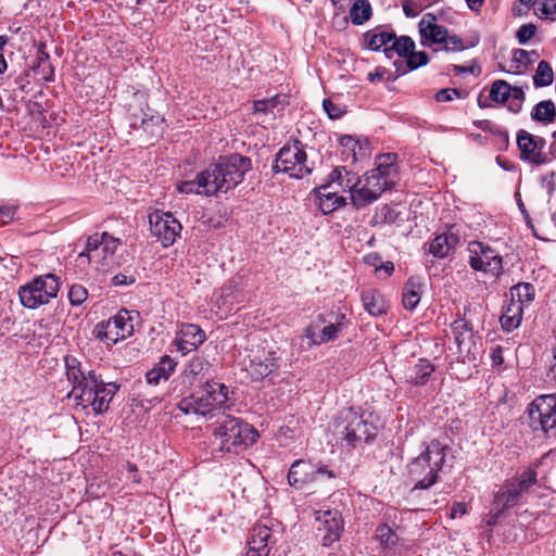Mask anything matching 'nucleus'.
Segmentation results:
<instances>
[{"instance_id": "obj_1", "label": "nucleus", "mask_w": 556, "mask_h": 556, "mask_svg": "<svg viewBox=\"0 0 556 556\" xmlns=\"http://www.w3.org/2000/svg\"><path fill=\"white\" fill-rule=\"evenodd\" d=\"M251 168V160L233 153L220 156L218 161L198 174L195 180L184 181L178 191L181 193H197L216 195L227 192L239 185Z\"/></svg>"}, {"instance_id": "obj_2", "label": "nucleus", "mask_w": 556, "mask_h": 556, "mask_svg": "<svg viewBox=\"0 0 556 556\" xmlns=\"http://www.w3.org/2000/svg\"><path fill=\"white\" fill-rule=\"evenodd\" d=\"M396 155L382 154L376 161V167L364 175L362 186L352 191V203L356 208L365 207L388 189L395 186L397 180Z\"/></svg>"}, {"instance_id": "obj_3", "label": "nucleus", "mask_w": 556, "mask_h": 556, "mask_svg": "<svg viewBox=\"0 0 556 556\" xmlns=\"http://www.w3.org/2000/svg\"><path fill=\"white\" fill-rule=\"evenodd\" d=\"M235 402L233 391L229 387L224 383L207 381L204 390L201 391V395L191 394L177 404L179 415L176 414V419L178 417L199 419L213 416L214 410L229 409L235 405Z\"/></svg>"}, {"instance_id": "obj_4", "label": "nucleus", "mask_w": 556, "mask_h": 556, "mask_svg": "<svg viewBox=\"0 0 556 556\" xmlns=\"http://www.w3.org/2000/svg\"><path fill=\"white\" fill-rule=\"evenodd\" d=\"M538 483V472L534 468H527L517 477L506 480L494 494L490 509L492 518H510L516 509L527 502L528 494Z\"/></svg>"}, {"instance_id": "obj_5", "label": "nucleus", "mask_w": 556, "mask_h": 556, "mask_svg": "<svg viewBox=\"0 0 556 556\" xmlns=\"http://www.w3.org/2000/svg\"><path fill=\"white\" fill-rule=\"evenodd\" d=\"M213 437L222 452L239 453L255 443L258 433L240 418L223 414L215 424Z\"/></svg>"}, {"instance_id": "obj_6", "label": "nucleus", "mask_w": 556, "mask_h": 556, "mask_svg": "<svg viewBox=\"0 0 556 556\" xmlns=\"http://www.w3.org/2000/svg\"><path fill=\"white\" fill-rule=\"evenodd\" d=\"M447 448V445L433 440L427 445L425 452L408 464V477L414 482V490H427L437 482Z\"/></svg>"}, {"instance_id": "obj_7", "label": "nucleus", "mask_w": 556, "mask_h": 556, "mask_svg": "<svg viewBox=\"0 0 556 556\" xmlns=\"http://www.w3.org/2000/svg\"><path fill=\"white\" fill-rule=\"evenodd\" d=\"M334 433L346 446L356 447L375 439L377 427L364 413L348 408L340 413L334 422Z\"/></svg>"}, {"instance_id": "obj_8", "label": "nucleus", "mask_w": 556, "mask_h": 556, "mask_svg": "<svg viewBox=\"0 0 556 556\" xmlns=\"http://www.w3.org/2000/svg\"><path fill=\"white\" fill-rule=\"evenodd\" d=\"M349 320L344 313L329 312L319 314L304 330L302 342L305 349L313 345H321L324 343L334 341L339 334L348 328Z\"/></svg>"}, {"instance_id": "obj_9", "label": "nucleus", "mask_w": 556, "mask_h": 556, "mask_svg": "<svg viewBox=\"0 0 556 556\" xmlns=\"http://www.w3.org/2000/svg\"><path fill=\"white\" fill-rule=\"evenodd\" d=\"M66 377L72 384L68 397H74L78 404L87 406L91 400L93 391L101 383V376L94 370H85L81 368L80 362L72 355L64 358Z\"/></svg>"}, {"instance_id": "obj_10", "label": "nucleus", "mask_w": 556, "mask_h": 556, "mask_svg": "<svg viewBox=\"0 0 556 556\" xmlns=\"http://www.w3.org/2000/svg\"><path fill=\"white\" fill-rule=\"evenodd\" d=\"M60 277L54 274H46L35 277L31 281L18 289V296L24 307L36 309L48 304L56 298L60 290Z\"/></svg>"}, {"instance_id": "obj_11", "label": "nucleus", "mask_w": 556, "mask_h": 556, "mask_svg": "<svg viewBox=\"0 0 556 556\" xmlns=\"http://www.w3.org/2000/svg\"><path fill=\"white\" fill-rule=\"evenodd\" d=\"M528 425L534 432L549 435L556 428V394L536 396L527 407Z\"/></svg>"}, {"instance_id": "obj_12", "label": "nucleus", "mask_w": 556, "mask_h": 556, "mask_svg": "<svg viewBox=\"0 0 556 556\" xmlns=\"http://www.w3.org/2000/svg\"><path fill=\"white\" fill-rule=\"evenodd\" d=\"M273 169L296 179L311 174L312 168L307 165V155L300 141H294L293 144L285 146L279 150Z\"/></svg>"}, {"instance_id": "obj_13", "label": "nucleus", "mask_w": 556, "mask_h": 556, "mask_svg": "<svg viewBox=\"0 0 556 556\" xmlns=\"http://www.w3.org/2000/svg\"><path fill=\"white\" fill-rule=\"evenodd\" d=\"M468 263L476 271L490 274L500 277L503 273V258L501 254L480 241H471L468 244Z\"/></svg>"}, {"instance_id": "obj_14", "label": "nucleus", "mask_w": 556, "mask_h": 556, "mask_svg": "<svg viewBox=\"0 0 556 556\" xmlns=\"http://www.w3.org/2000/svg\"><path fill=\"white\" fill-rule=\"evenodd\" d=\"M151 236L164 248L174 244V216L170 212L154 210L149 214Z\"/></svg>"}, {"instance_id": "obj_15", "label": "nucleus", "mask_w": 556, "mask_h": 556, "mask_svg": "<svg viewBox=\"0 0 556 556\" xmlns=\"http://www.w3.org/2000/svg\"><path fill=\"white\" fill-rule=\"evenodd\" d=\"M420 43L424 47L441 45L446 39L447 28L437 23V16L433 13H426L418 23Z\"/></svg>"}, {"instance_id": "obj_16", "label": "nucleus", "mask_w": 556, "mask_h": 556, "mask_svg": "<svg viewBox=\"0 0 556 556\" xmlns=\"http://www.w3.org/2000/svg\"><path fill=\"white\" fill-rule=\"evenodd\" d=\"M204 340L205 333L198 325L181 324L176 331V350L186 355L197 350Z\"/></svg>"}, {"instance_id": "obj_17", "label": "nucleus", "mask_w": 556, "mask_h": 556, "mask_svg": "<svg viewBox=\"0 0 556 556\" xmlns=\"http://www.w3.org/2000/svg\"><path fill=\"white\" fill-rule=\"evenodd\" d=\"M279 359L277 352L274 351L264 356H254L245 370L253 381H261L280 367Z\"/></svg>"}, {"instance_id": "obj_18", "label": "nucleus", "mask_w": 556, "mask_h": 556, "mask_svg": "<svg viewBox=\"0 0 556 556\" xmlns=\"http://www.w3.org/2000/svg\"><path fill=\"white\" fill-rule=\"evenodd\" d=\"M517 146L520 151V159L535 165H542L547 162L543 152L536 151L534 135L525 129L517 132Z\"/></svg>"}, {"instance_id": "obj_19", "label": "nucleus", "mask_w": 556, "mask_h": 556, "mask_svg": "<svg viewBox=\"0 0 556 556\" xmlns=\"http://www.w3.org/2000/svg\"><path fill=\"white\" fill-rule=\"evenodd\" d=\"M288 483L301 490L306 484L314 482V464L306 459H296L292 463L288 476Z\"/></svg>"}, {"instance_id": "obj_20", "label": "nucleus", "mask_w": 556, "mask_h": 556, "mask_svg": "<svg viewBox=\"0 0 556 556\" xmlns=\"http://www.w3.org/2000/svg\"><path fill=\"white\" fill-rule=\"evenodd\" d=\"M269 538L270 529L266 523H258L254 526L248 540V551L245 556H267L269 552Z\"/></svg>"}, {"instance_id": "obj_21", "label": "nucleus", "mask_w": 556, "mask_h": 556, "mask_svg": "<svg viewBox=\"0 0 556 556\" xmlns=\"http://www.w3.org/2000/svg\"><path fill=\"white\" fill-rule=\"evenodd\" d=\"M319 199V208L323 214L327 215L345 204V199L339 195V190L332 185L324 184L315 189Z\"/></svg>"}, {"instance_id": "obj_22", "label": "nucleus", "mask_w": 556, "mask_h": 556, "mask_svg": "<svg viewBox=\"0 0 556 556\" xmlns=\"http://www.w3.org/2000/svg\"><path fill=\"white\" fill-rule=\"evenodd\" d=\"M211 364L202 357H194L190 361L187 368L181 372V383L186 387H192L195 383H202L207 376Z\"/></svg>"}, {"instance_id": "obj_23", "label": "nucleus", "mask_w": 556, "mask_h": 556, "mask_svg": "<svg viewBox=\"0 0 556 556\" xmlns=\"http://www.w3.org/2000/svg\"><path fill=\"white\" fill-rule=\"evenodd\" d=\"M459 241L460 237L458 233L448 229L446 232L437 235L435 238L429 242V253L434 257L444 258L452 250L457 248Z\"/></svg>"}, {"instance_id": "obj_24", "label": "nucleus", "mask_w": 556, "mask_h": 556, "mask_svg": "<svg viewBox=\"0 0 556 556\" xmlns=\"http://www.w3.org/2000/svg\"><path fill=\"white\" fill-rule=\"evenodd\" d=\"M119 389V386H117L114 382L104 383L101 379V383H99L96 391H93V394L91 396L90 402L88 405H90L94 413L102 414L109 409L110 403Z\"/></svg>"}, {"instance_id": "obj_25", "label": "nucleus", "mask_w": 556, "mask_h": 556, "mask_svg": "<svg viewBox=\"0 0 556 556\" xmlns=\"http://www.w3.org/2000/svg\"><path fill=\"white\" fill-rule=\"evenodd\" d=\"M451 330L458 352L470 353L471 345L473 344V327L471 323L464 318L456 319L452 323Z\"/></svg>"}, {"instance_id": "obj_26", "label": "nucleus", "mask_w": 556, "mask_h": 556, "mask_svg": "<svg viewBox=\"0 0 556 556\" xmlns=\"http://www.w3.org/2000/svg\"><path fill=\"white\" fill-rule=\"evenodd\" d=\"M46 48L45 42L38 45L36 61L30 65L29 71L40 75L42 80L50 83L54 81V67L50 62V55Z\"/></svg>"}, {"instance_id": "obj_27", "label": "nucleus", "mask_w": 556, "mask_h": 556, "mask_svg": "<svg viewBox=\"0 0 556 556\" xmlns=\"http://www.w3.org/2000/svg\"><path fill=\"white\" fill-rule=\"evenodd\" d=\"M362 180L355 176V174L349 172L345 167L340 166L334 168L328 176L327 185H332L338 190L352 191L356 189L357 185L361 184Z\"/></svg>"}, {"instance_id": "obj_28", "label": "nucleus", "mask_w": 556, "mask_h": 556, "mask_svg": "<svg viewBox=\"0 0 556 556\" xmlns=\"http://www.w3.org/2000/svg\"><path fill=\"white\" fill-rule=\"evenodd\" d=\"M339 144L342 148V159L345 161L351 160L352 162H356L358 159L367 156V142L361 143L350 135L340 136Z\"/></svg>"}, {"instance_id": "obj_29", "label": "nucleus", "mask_w": 556, "mask_h": 556, "mask_svg": "<svg viewBox=\"0 0 556 556\" xmlns=\"http://www.w3.org/2000/svg\"><path fill=\"white\" fill-rule=\"evenodd\" d=\"M363 37L368 49L379 51L381 48L390 47L389 43L395 38V33L384 29L383 26H378L366 31Z\"/></svg>"}, {"instance_id": "obj_30", "label": "nucleus", "mask_w": 556, "mask_h": 556, "mask_svg": "<svg viewBox=\"0 0 556 556\" xmlns=\"http://www.w3.org/2000/svg\"><path fill=\"white\" fill-rule=\"evenodd\" d=\"M174 371V359L169 355L161 357L160 362L155 364L147 374V382L151 386H157L162 381H167Z\"/></svg>"}, {"instance_id": "obj_31", "label": "nucleus", "mask_w": 556, "mask_h": 556, "mask_svg": "<svg viewBox=\"0 0 556 556\" xmlns=\"http://www.w3.org/2000/svg\"><path fill=\"white\" fill-rule=\"evenodd\" d=\"M523 316V307L516 302H509L506 306L503 307V313L500 317V323L502 329L505 332H511L517 329Z\"/></svg>"}, {"instance_id": "obj_32", "label": "nucleus", "mask_w": 556, "mask_h": 556, "mask_svg": "<svg viewBox=\"0 0 556 556\" xmlns=\"http://www.w3.org/2000/svg\"><path fill=\"white\" fill-rule=\"evenodd\" d=\"M433 371L434 366L431 362L420 358L417 364L408 368L406 380L413 386H425Z\"/></svg>"}, {"instance_id": "obj_33", "label": "nucleus", "mask_w": 556, "mask_h": 556, "mask_svg": "<svg viewBox=\"0 0 556 556\" xmlns=\"http://www.w3.org/2000/svg\"><path fill=\"white\" fill-rule=\"evenodd\" d=\"M362 302L365 311L371 316H380L387 312V303L378 290L369 289L363 291Z\"/></svg>"}, {"instance_id": "obj_34", "label": "nucleus", "mask_w": 556, "mask_h": 556, "mask_svg": "<svg viewBox=\"0 0 556 556\" xmlns=\"http://www.w3.org/2000/svg\"><path fill=\"white\" fill-rule=\"evenodd\" d=\"M138 317V313L134 311L121 309L116 315L110 318L113 328L119 331V337L125 339L130 337L135 330L134 318Z\"/></svg>"}, {"instance_id": "obj_35", "label": "nucleus", "mask_w": 556, "mask_h": 556, "mask_svg": "<svg viewBox=\"0 0 556 556\" xmlns=\"http://www.w3.org/2000/svg\"><path fill=\"white\" fill-rule=\"evenodd\" d=\"M422 283L419 277H410L403 288V305L414 309L420 302Z\"/></svg>"}, {"instance_id": "obj_36", "label": "nucleus", "mask_w": 556, "mask_h": 556, "mask_svg": "<svg viewBox=\"0 0 556 556\" xmlns=\"http://www.w3.org/2000/svg\"><path fill=\"white\" fill-rule=\"evenodd\" d=\"M429 56L425 51H414L406 56V60H397L394 62V66L399 75H404L409 71L417 70L420 66L427 65Z\"/></svg>"}, {"instance_id": "obj_37", "label": "nucleus", "mask_w": 556, "mask_h": 556, "mask_svg": "<svg viewBox=\"0 0 556 556\" xmlns=\"http://www.w3.org/2000/svg\"><path fill=\"white\" fill-rule=\"evenodd\" d=\"M531 118L544 125L556 121V105L552 100H543L536 103L531 111Z\"/></svg>"}, {"instance_id": "obj_38", "label": "nucleus", "mask_w": 556, "mask_h": 556, "mask_svg": "<svg viewBox=\"0 0 556 556\" xmlns=\"http://www.w3.org/2000/svg\"><path fill=\"white\" fill-rule=\"evenodd\" d=\"M510 301L519 303L522 307L525 303H531L535 298L534 286L530 282H519L509 289Z\"/></svg>"}, {"instance_id": "obj_39", "label": "nucleus", "mask_w": 556, "mask_h": 556, "mask_svg": "<svg viewBox=\"0 0 556 556\" xmlns=\"http://www.w3.org/2000/svg\"><path fill=\"white\" fill-rule=\"evenodd\" d=\"M415 49V42L414 40L408 36H401L396 37L391 41L390 47H387V49H383L384 54L387 58H392L394 53H396L399 56L406 58L412 50Z\"/></svg>"}, {"instance_id": "obj_40", "label": "nucleus", "mask_w": 556, "mask_h": 556, "mask_svg": "<svg viewBox=\"0 0 556 556\" xmlns=\"http://www.w3.org/2000/svg\"><path fill=\"white\" fill-rule=\"evenodd\" d=\"M112 326L113 323L110 319L99 323L93 330L96 338L108 345L115 344L119 340H125L124 337H119V331L116 327L113 328Z\"/></svg>"}, {"instance_id": "obj_41", "label": "nucleus", "mask_w": 556, "mask_h": 556, "mask_svg": "<svg viewBox=\"0 0 556 556\" xmlns=\"http://www.w3.org/2000/svg\"><path fill=\"white\" fill-rule=\"evenodd\" d=\"M372 14L371 5L368 0H356L350 9V18L354 25H362L367 22Z\"/></svg>"}, {"instance_id": "obj_42", "label": "nucleus", "mask_w": 556, "mask_h": 556, "mask_svg": "<svg viewBox=\"0 0 556 556\" xmlns=\"http://www.w3.org/2000/svg\"><path fill=\"white\" fill-rule=\"evenodd\" d=\"M554 80V72L552 66L547 61H540L533 75V85L536 88L547 87L553 84Z\"/></svg>"}, {"instance_id": "obj_43", "label": "nucleus", "mask_w": 556, "mask_h": 556, "mask_svg": "<svg viewBox=\"0 0 556 556\" xmlns=\"http://www.w3.org/2000/svg\"><path fill=\"white\" fill-rule=\"evenodd\" d=\"M376 538L384 549L393 548L399 542L397 534L389 523H379L376 529Z\"/></svg>"}, {"instance_id": "obj_44", "label": "nucleus", "mask_w": 556, "mask_h": 556, "mask_svg": "<svg viewBox=\"0 0 556 556\" xmlns=\"http://www.w3.org/2000/svg\"><path fill=\"white\" fill-rule=\"evenodd\" d=\"M514 87H511L505 80H495L490 89V99L497 103H505L508 101L510 94L513 93Z\"/></svg>"}, {"instance_id": "obj_45", "label": "nucleus", "mask_w": 556, "mask_h": 556, "mask_svg": "<svg viewBox=\"0 0 556 556\" xmlns=\"http://www.w3.org/2000/svg\"><path fill=\"white\" fill-rule=\"evenodd\" d=\"M539 59V53L535 50L527 51L523 49H516L513 53V63L515 71L520 72L521 67H526Z\"/></svg>"}, {"instance_id": "obj_46", "label": "nucleus", "mask_w": 556, "mask_h": 556, "mask_svg": "<svg viewBox=\"0 0 556 556\" xmlns=\"http://www.w3.org/2000/svg\"><path fill=\"white\" fill-rule=\"evenodd\" d=\"M110 491V485L102 477L93 478L87 485L86 492L89 496L100 498Z\"/></svg>"}, {"instance_id": "obj_47", "label": "nucleus", "mask_w": 556, "mask_h": 556, "mask_svg": "<svg viewBox=\"0 0 556 556\" xmlns=\"http://www.w3.org/2000/svg\"><path fill=\"white\" fill-rule=\"evenodd\" d=\"M102 233H94L90 236L87 240L85 250L81 253H79L78 257L81 258L86 256L89 263L92 262L96 257V253L98 252L99 248L102 247Z\"/></svg>"}, {"instance_id": "obj_48", "label": "nucleus", "mask_w": 556, "mask_h": 556, "mask_svg": "<svg viewBox=\"0 0 556 556\" xmlns=\"http://www.w3.org/2000/svg\"><path fill=\"white\" fill-rule=\"evenodd\" d=\"M325 531L321 543L324 546H330L340 539L343 532V523H326Z\"/></svg>"}, {"instance_id": "obj_49", "label": "nucleus", "mask_w": 556, "mask_h": 556, "mask_svg": "<svg viewBox=\"0 0 556 556\" xmlns=\"http://www.w3.org/2000/svg\"><path fill=\"white\" fill-rule=\"evenodd\" d=\"M280 104V98L278 96L254 101V112L263 114H274V110Z\"/></svg>"}, {"instance_id": "obj_50", "label": "nucleus", "mask_w": 556, "mask_h": 556, "mask_svg": "<svg viewBox=\"0 0 556 556\" xmlns=\"http://www.w3.org/2000/svg\"><path fill=\"white\" fill-rule=\"evenodd\" d=\"M526 99V93L521 87H514L513 93L510 94L508 99V110L511 113H519L522 109V104Z\"/></svg>"}, {"instance_id": "obj_51", "label": "nucleus", "mask_w": 556, "mask_h": 556, "mask_svg": "<svg viewBox=\"0 0 556 556\" xmlns=\"http://www.w3.org/2000/svg\"><path fill=\"white\" fill-rule=\"evenodd\" d=\"M88 298L87 289L81 285H73L68 290V301L73 306L81 305Z\"/></svg>"}, {"instance_id": "obj_52", "label": "nucleus", "mask_w": 556, "mask_h": 556, "mask_svg": "<svg viewBox=\"0 0 556 556\" xmlns=\"http://www.w3.org/2000/svg\"><path fill=\"white\" fill-rule=\"evenodd\" d=\"M533 5L541 12L545 18H556V0H534Z\"/></svg>"}, {"instance_id": "obj_53", "label": "nucleus", "mask_w": 556, "mask_h": 556, "mask_svg": "<svg viewBox=\"0 0 556 556\" xmlns=\"http://www.w3.org/2000/svg\"><path fill=\"white\" fill-rule=\"evenodd\" d=\"M102 251L105 255L112 256L116 252L117 248L121 245V239L115 238L105 231L102 232Z\"/></svg>"}, {"instance_id": "obj_54", "label": "nucleus", "mask_w": 556, "mask_h": 556, "mask_svg": "<svg viewBox=\"0 0 556 556\" xmlns=\"http://www.w3.org/2000/svg\"><path fill=\"white\" fill-rule=\"evenodd\" d=\"M536 33V26L534 24L521 25L517 33L516 38L520 45H526Z\"/></svg>"}, {"instance_id": "obj_55", "label": "nucleus", "mask_w": 556, "mask_h": 556, "mask_svg": "<svg viewBox=\"0 0 556 556\" xmlns=\"http://www.w3.org/2000/svg\"><path fill=\"white\" fill-rule=\"evenodd\" d=\"M486 129L496 137V143L500 150H506L508 148L509 136L506 129L498 126H489Z\"/></svg>"}, {"instance_id": "obj_56", "label": "nucleus", "mask_w": 556, "mask_h": 556, "mask_svg": "<svg viewBox=\"0 0 556 556\" xmlns=\"http://www.w3.org/2000/svg\"><path fill=\"white\" fill-rule=\"evenodd\" d=\"M315 515V521H342L341 513L337 509H319Z\"/></svg>"}, {"instance_id": "obj_57", "label": "nucleus", "mask_w": 556, "mask_h": 556, "mask_svg": "<svg viewBox=\"0 0 556 556\" xmlns=\"http://www.w3.org/2000/svg\"><path fill=\"white\" fill-rule=\"evenodd\" d=\"M463 93L459 89L456 88H444L439 90L434 98L438 102H450L455 98H462Z\"/></svg>"}, {"instance_id": "obj_58", "label": "nucleus", "mask_w": 556, "mask_h": 556, "mask_svg": "<svg viewBox=\"0 0 556 556\" xmlns=\"http://www.w3.org/2000/svg\"><path fill=\"white\" fill-rule=\"evenodd\" d=\"M443 45H444L443 48L445 51L455 52V51H463L464 49H466L462 38L456 35L450 36L447 34L446 39H444V41H443Z\"/></svg>"}, {"instance_id": "obj_59", "label": "nucleus", "mask_w": 556, "mask_h": 556, "mask_svg": "<svg viewBox=\"0 0 556 556\" xmlns=\"http://www.w3.org/2000/svg\"><path fill=\"white\" fill-rule=\"evenodd\" d=\"M323 108L331 119L340 118L344 114V110L339 104L333 103L330 99H325L323 101Z\"/></svg>"}, {"instance_id": "obj_60", "label": "nucleus", "mask_w": 556, "mask_h": 556, "mask_svg": "<svg viewBox=\"0 0 556 556\" xmlns=\"http://www.w3.org/2000/svg\"><path fill=\"white\" fill-rule=\"evenodd\" d=\"M17 205L2 204L0 205V225H7L14 219Z\"/></svg>"}, {"instance_id": "obj_61", "label": "nucleus", "mask_w": 556, "mask_h": 556, "mask_svg": "<svg viewBox=\"0 0 556 556\" xmlns=\"http://www.w3.org/2000/svg\"><path fill=\"white\" fill-rule=\"evenodd\" d=\"M402 8L406 17H416L424 9L421 5H417L413 0H403Z\"/></svg>"}, {"instance_id": "obj_62", "label": "nucleus", "mask_w": 556, "mask_h": 556, "mask_svg": "<svg viewBox=\"0 0 556 556\" xmlns=\"http://www.w3.org/2000/svg\"><path fill=\"white\" fill-rule=\"evenodd\" d=\"M326 477L328 479H333L337 477V473L329 469L328 466L323 465L320 463L314 464V481L317 480L318 477Z\"/></svg>"}, {"instance_id": "obj_63", "label": "nucleus", "mask_w": 556, "mask_h": 556, "mask_svg": "<svg viewBox=\"0 0 556 556\" xmlns=\"http://www.w3.org/2000/svg\"><path fill=\"white\" fill-rule=\"evenodd\" d=\"M467 514V504L463 502H455L450 508L448 517L451 519L462 518Z\"/></svg>"}, {"instance_id": "obj_64", "label": "nucleus", "mask_w": 556, "mask_h": 556, "mask_svg": "<svg viewBox=\"0 0 556 556\" xmlns=\"http://www.w3.org/2000/svg\"><path fill=\"white\" fill-rule=\"evenodd\" d=\"M136 279L134 276H127L125 274L118 273L112 278V285L115 287L119 286H129L135 283Z\"/></svg>"}]
</instances>
